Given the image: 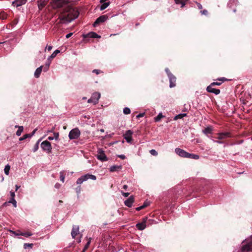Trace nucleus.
<instances>
[{"label": "nucleus", "mask_w": 252, "mask_h": 252, "mask_svg": "<svg viewBox=\"0 0 252 252\" xmlns=\"http://www.w3.org/2000/svg\"><path fill=\"white\" fill-rule=\"evenodd\" d=\"M69 0H52L50 2L54 9L62 8L60 17L62 21L69 22L78 16V10L76 7L69 4Z\"/></svg>", "instance_id": "nucleus-1"}, {"label": "nucleus", "mask_w": 252, "mask_h": 252, "mask_svg": "<svg viewBox=\"0 0 252 252\" xmlns=\"http://www.w3.org/2000/svg\"><path fill=\"white\" fill-rule=\"evenodd\" d=\"M88 179L95 180L96 179V177L94 175L87 174L85 175L82 176L79 178H78L76 181V183L77 184H81L84 181H87Z\"/></svg>", "instance_id": "nucleus-2"}, {"label": "nucleus", "mask_w": 252, "mask_h": 252, "mask_svg": "<svg viewBox=\"0 0 252 252\" xmlns=\"http://www.w3.org/2000/svg\"><path fill=\"white\" fill-rule=\"evenodd\" d=\"M80 135V131L78 128L72 129L69 133V138L70 139H77Z\"/></svg>", "instance_id": "nucleus-3"}, {"label": "nucleus", "mask_w": 252, "mask_h": 252, "mask_svg": "<svg viewBox=\"0 0 252 252\" xmlns=\"http://www.w3.org/2000/svg\"><path fill=\"white\" fill-rule=\"evenodd\" d=\"M41 147L43 151L50 153L52 152V146L51 143L46 140L42 142L41 144Z\"/></svg>", "instance_id": "nucleus-4"}, {"label": "nucleus", "mask_w": 252, "mask_h": 252, "mask_svg": "<svg viewBox=\"0 0 252 252\" xmlns=\"http://www.w3.org/2000/svg\"><path fill=\"white\" fill-rule=\"evenodd\" d=\"M217 137L216 138L218 140H224L227 138L232 137L233 135L231 132H219L217 133Z\"/></svg>", "instance_id": "nucleus-5"}, {"label": "nucleus", "mask_w": 252, "mask_h": 252, "mask_svg": "<svg viewBox=\"0 0 252 252\" xmlns=\"http://www.w3.org/2000/svg\"><path fill=\"white\" fill-rule=\"evenodd\" d=\"M96 157L97 159L101 161H106L108 160V158L104 153V151L101 149H98Z\"/></svg>", "instance_id": "nucleus-6"}, {"label": "nucleus", "mask_w": 252, "mask_h": 252, "mask_svg": "<svg viewBox=\"0 0 252 252\" xmlns=\"http://www.w3.org/2000/svg\"><path fill=\"white\" fill-rule=\"evenodd\" d=\"M100 97V94L97 92L94 93L91 97L88 100V103H93L94 104L97 103L99 98Z\"/></svg>", "instance_id": "nucleus-7"}, {"label": "nucleus", "mask_w": 252, "mask_h": 252, "mask_svg": "<svg viewBox=\"0 0 252 252\" xmlns=\"http://www.w3.org/2000/svg\"><path fill=\"white\" fill-rule=\"evenodd\" d=\"M241 251V252H249L252 251V242L243 245Z\"/></svg>", "instance_id": "nucleus-8"}, {"label": "nucleus", "mask_w": 252, "mask_h": 252, "mask_svg": "<svg viewBox=\"0 0 252 252\" xmlns=\"http://www.w3.org/2000/svg\"><path fill=\"white\" fill-rule=\"evenodd\" d=\"M107 18L108 16L106 15L99 16L98 18L96 19L95 21L94 22L93 24L94 26L96 27L100 23L105 22L107 19Z\"/></svg>", "instance_id": "nucleus-9"}, {"label": "nucleus", "mask_w": 252, "mask_h": 252, "mask_svg": "<svg viewBox=\"0 0 252 252\" xmlns=\"http://www.w3.org/2000/svg\"><path fill=\"white\" fill-rule=\"evenodd\" d=\"M133 132L130 130H128L126 131L124 134V138L126 140V142L129 143H131L133 140L132 138V134Z\"/></svg>", "instance_id": "nucleus-10"}, {"label": "nucleus", "mask_w": 252, "mask_h": 252, "mask_svg": "<svg viewBox=\"0 0 252 252\" xmlns=\"http://www.w3.org/2000/svg\"><path fill=\"white\" fill-rule=\"evenodd\" d=\"M175 152L177 155L182 158H188L189 153L183 149L177 148L175 149Z\"/></svg>", "instance_id": "nucleus-11"}, {"label": "nucleus", "mask_w": 252, "mask_h": 252, "mask_svg": "<svg viewBox=\"0 0 252 252\" xmlns=\"http://www.w3.org/2000/svg\"><path fill=\"white\" fill-rule=\"evenodd\" d=\"M48 0H38L37 5L39 10H42L47 4Z\"/></svg>", "instance_id": "nucleus-12"}, {"label": "nucleus", "mask_w": 252, "mask_h": 252, "mask_svg": "<svg viewBox=\"0 0 252 252\" xmlns=\"http://www.w3.org/2000/svg\"><path fill=\"white\" fill-rule=\"evenodd\" d=\"M206 90L208 92L214 93L215 94H219L220 92L219 89L214 88L213 86H211V85L207 87Z\"/></svg>", "instance_id": "nucleus-13"}, {"label": "nucleus", "mask_w": 252, "mask_h": 252, "mask_svg": "<svg viewBox=\"0 0 252 252\" xmlns=\"http://www.w3.org/2000/svg\"><path fill=\"white\" fill-rule=\"evenodd\" d=\"M79 227L78 225H73L71 231V236L75 238V236L79 234Z\"/></svg>", "instance_id": "nucleus-14"}, {"label": "nucleus", "mask_w": 252, "mask_h": 252, "mask_svg": "<svg viewBox=\"0 0 252 252\" xmlns=\"http://www.w3.org/2000/svg\"><path fill=\"white\" fill-rule=\"evenodd\" d=\"M146 219H143L142 222H139L136 224V227L138 230H143L146 227Z\"/></svg>", "instance_id": "nucleus-15"}, {"label": "nucleus", "mask_w": 252, "mask_h": 252, "mask_svg": "<svg viewBox=\"0 0 252 252\" xmlns=\"http://www.w3.org/2000/svg\"><path fill=\"white\" fill-rule=\"evenodd\" d=\"M100 36L98 35L96 33L94 32H90L88 34L84 35V38H100Z\"/></svg>", "instance_id": "nucleus-16"}, {"label": "nucleus", "mask_w": 252, "mask_h": 252, "mask_svg": "<svg viewBox=\"0 0 252 252\" xmlns=\"http://www.w3.org/2000/svg\"><path fill=\"white\" fill-rule=\"evenodd\" d=\"M170 82V87L173 88L176 86V77L173 74L168 77Z\"/></svg>", "instance_id": "nucleus-17"}, {"label": "nucleus", "mask_w": 252, "mask_h": 252, "mask_svg": "<svg viewBox=\"0 0 252 252\" xmlns=\"http://www.w3.org/2000/svg\"><path fill=\"white\" fill-rule=\"evenodd\" d=\"M27 1V0H15L12 2V5L14 6L18 7L25 4Z\"/></svg>", "instance_id": "nucleus-18"}, {"label": "nucleus", "mask_w": 252, "mask_h": 252, "mask_svg": "<svg viewBox=\"0 0 252 252\" xmlns=\"http://www.w3.org/2000/svg\"><path fill=\"white\" fill-rule=\"evenodd\" d=\"M134 202V197L133 196H130L125 201V204L128 207H130Z\"/></svg>", "instance_id": "nucleus-19"}, {"label": "nucleus", "mask_w": 252, "mask_h": 252, "mask_svg": "<svg viewBox=\"0 0 252 252\" xmlns=\"http://www.w3.org/2000/svg\"><path fill=\"white\" fill-rule=\"evenodd\" d=\"M43 68V65H41L40 66V67H38L35 72H34V76L35 78H37L38 77H39L40 76V75L42 72V69Z\"/></svg>", "instance_id": "nucleus-20"}, {"label": "nucleus", "mask_w": 252, "mask_h": 252, "mask_svg": "<svg viewBox=\"0 0 252 252\" xmlns=\"http://www.w3.org/2000/svg\"><path fill=\"white\" fill-rule=\"evenodd\" d=\"M122 168V166L121 165H115L112 166L110 168V171L112 172H115V171H118L120 170H121Z\"/></svg>", "instance_id": "nucleus-21"}, {"label": "nucleus", "mask_w": 252, "mask_h": 252, "mask_svg": "<svg viewBox=\"0 0 252 252\" xmlns=\"http://www.w3.org/2000/svg\"><path fill=\"white\" fill-rule=\"evenodd\" d=\"M15 128H18V129L16 131V134L18 136H20L21 133H22V132L23 131V129H24L23 126H15Z\"/></svg>", "instance_id": "nucleus-22"}, {"label": "nucleus", "mask_w": 252, "mask_h": 252, "mask_svg": "<svg viewBox=\"0 0 252 252\" xmlns=\"http://www.w3.org/2000/svg\"><path fill=\"white\" fill-rule=\"evenodd\" d=\"M212 130H213V129L212 128V127L211 126H208L207 127H206L203 130V132L205 134H210L212 132Z\"/></svg>", "instance_id": "nucleus-23"}, {"label": "nucleus", "mask_w": 252, "mask_h": 252, "mask_svg": "<svg viewBox=\"0 0 252 252\" xmlns=\"http://www.w3.org/2000/svg\"><path fill=\"white\" fill-rule=\"evenodd\" d=\"M188 158H193V159H199V157L197 155H195V154H192L189 153L188 154Z\"/></svg>", "instance_id": "nucleus-24"}, {"label": "nucleus", "mask_w": 252, "mask_h": 252, "mask_svg": "<svg viewBox=\"0 0 252 252\" xmlns=\"http://www.w3.org/2000/svg\"><path fill=\"white\" fill-rule=\"evenodd\" d=\"M22 236H24L26 237H29L32 235L30 231H27L26 232H21L20 234Z\"/></svg>", "instance_id": "nucleus-25"}, {"label": "nucleus", "mask_w": 252, "mask_h": 252, "mask_svg": "<svg viewBox=\"0 0 252 252\" xmlns=\"http://www.w3.org/2000/svg\"><path fill=\"white\" fill-rule=\"evenodd\" d=\"M50 62H48L46 63L45 66H43V70L44 71L46 72L47 71L49 68V66L50 65Z\"/></svg>", "instance_id": "nucleus-26"}, {"label": "nucleus", "mask_w": 252, "mask_h": 252, "mask_svg": "<svg viewBox=\"0 0 252 252\" xmlns=\"http://www.w3.org/2000/svg\"><path fill=\"white\" fill-rule=\"evenodd\" d=\"M164 116L162 114V113H159L158 115L155 118V122H159L161 118H163Z\"/></svg>", "instance_id": "nucleus-27"}, {"label": "nucleus", "mask_w": 252, "mask_h": 252, "mask_svg": "<svg viewBox=\"0 0 252 252\" xmlns=\"http://www.w3.org/2000/svg\"><path fill=\"white\" fill-rule=\"evenodd\" d=\"M109 2L103 3V4L101 5L100 9L101 10H104L109 5Z\"/></svg>", "instance_id": "nucleus-28"}, {"label": "nucleus", "mask_w": 252, "mask_h": 252, "mask_svg": "<svg viewBox=\"0 0 252 252\" xmlns=\"http://www.w3.org/2000/svg\"><path fill=\"white\" fill-rule=\"evenodd\" d=\"M7 14L4 12H0V19L4 20L7 18Z\"/></svg>", "instance_id": "nucleus-29"}, {"label": "nucleus", "mask_w": 252, "mask_h": 252, "mask_svg": "<svg viewBox=\"0 0 252 252\" xmlns=\"http://www.w3.org/2000/svg\"><path fill=\"white\" fill-rule=\"evenodd\" d=\"M10 169V166L7 164L5 166L4 171V173L6 175H8L9 174V170Z\"/></svg>", "instance_id": "nucleus-30"}, {"label": "nucleus", "mask_w": 252, "mask_h": 252, "mask_svg": "<svg viewBox=\"0 0 252 252\" xmlns=\"http://www.w3.org/2000/svg\"><path fill=\"white\" fill-rule=\"evenodd\" d=\"M175 1L177 4H181L182 5L181 7H184L186 4L185 2L183 0H175Z\"/></svg>", "instance_id": "nucleus-31"}, {"label": "nucleus", "mask_w": 252, "mask_h": 252, "mask_svg": "<svg viewBox=\"0 0 252 252\" xmlns=\"http://www.w3.org/2000/svg\"><path fill=\"white\" fill-rule=\"evenodd\" d=\"M91 238H90L88 240V242L87 243V244L85 245L83 250L82 251H83L84 252H85L88 248L90 244V243H91Z\"/></svg>", "instance_id": "nucleus-32"}, {"label": "nucleus", "mask_w": 252, "mask_h": 252, "mask_svg": "<svg viewBox=\"0 0 252 252\" xmlns=\"http://www.w3.org/2000/svg\"><path fill=\"white\" fill-rule=\"evenodd\" d=\"M39 140H38L36 143L34 145V147L33 148V152H35L38 149L39 147Z\"/></svg>", "instance_id": "nucleus-33"}, {"label": "nucleus", "mask_w": 252, "mask_h": 252, "mask_svg": "<svg viewBox=\"0 0 252 252\" xmlns=\"http://www.w3.org/2000/svg\"><path fill=\"white\" fill-rule=\"evenodd\" d=\"M30 135L28 134H26L24 135L22 137H20L19 139V141H23L27 138H30Z\"/></svg>", "instance_id": "nucleus-34"}, {"label": "nucleus", "mask_w": 252, "mask_h": 252, "mask_svg": "<svg viewBox=\"0 0 252 252\" xmlns=\"http://www.w3.org/2000/svg\"><path fill=\"white\" fill-rule=\"evenodd\" d=\"M9 203H12L15 207H16V201L14 198H11L9 201Z\"/></svg>", "instance_id": "nucleus-35"}, {"label": "nucleus", "mask_w": 252, "mask_h": 252, "mask_svg": "<svg viewBox=\"0 0 252 252\" xmlns=\"http://www.w3.org/2000/svg\"><path fill=\"white\" fill-rule=\"evenodd\" d=\"M123 112L125 114H129L131 111L129 108L126 107L124 109Z\"/></svg>", "instance_id": "nucleus-36"}, {"label": "nucleus", "mask_w": 252, "mask_h": 252, "mask_svg": "<svg viewBox=\"0 0 252 252\" xmlns=\"http://www.w3.org/2000/svg\"><path fill=\"white\" fill-rule=\"evenodd\" d=\"M32 246L33 244L25 243L24 245V247L25 249H27V248H32Z\"/></svg>", "instance_id": "nucleus-37"}, {"label": "nucleus", "mask_w": 252, "mask_h": 252, "mask_svg": "<svg viewBox=\"0 0 252 252\" xmlns=\"http://www.w3.org/2000/svg\"><path fill=\"white\" fill-rule=\"evenodd\" d=\"M150 153L152 155L154 156H157L158 155V152L154 149H152V150H150Z\"/></svg>", "instance_id": "nucleus-38"}, {"label": "nucleus", "mask_w": 252, "mask_h": 252, "mask_svg": "<svg viewBox=\"0 0 252 252\" xmlns=\"http://www.w3.org/2000/svg\"><path fill=\"white\" fill-rule=\"evenodd\" d=\"M60 52V51L59 50H55L53 54L51 55V57L55 58L58 53Z\"/></svg>", "instance_id": "nucleus-39"}, {"label": "nucleus", "mask_w": 252, "mask_h": 252, "mask_svg": "<svg viewBox=\"0 0 252 252\" xmlns=\"http://www.w3.org/2000/svg\"><path fill=\"white\" fill-rule=\"evenodd\" d=\"M10 232L11 233L13 234H14L15 235H16V236L21 235L20 234L21 232L19 230L17 231H12V230H10Z\"/></svg>", "instance_id": "nucleus-40"}, {"label": "nucleus", "mask_w": 252, "mask_h": 252, "mask_svg": "<svg viewBox=\"0 0 252 252\" xmlns=\"http://www.w3.org/2000/svg\"><path fill=\"white\" fill-rule=\"evenodd\" d=\"M64 178H65L64 175L63 174V172H61L60 173V179H61V181L62 182H64Z\"/></svg>", "instance_id": "nucleus-41"}, {"label": "nucleus", "mask_w": 252, "mask_h": 252, "mask_svg": "<svg viewBox=\"0 0 252 252\" xmlns=\"http://www.w3.org/2000/svg\"><path fill=\"white\" fill-rule=\"evenodd\" d=\"M165 71L166 73H167V75L168 77L170 76H171L172 75H173V74L171 73V72L170 71L169 69L168 68H166L165 69Z\"/></svg>", "instance_id": "nucleus-42"}, {"label": "nucleus", "mask_w": 252, "mask_h": 252, "mask_svg": "<svg viewBox=\"0 0 252 252\" xmlns=\"http://www.w3.org/2000/svg\"><path fill=\"white\" fill-rule=\"evenodd\" d=\"M221 84V82H214L212 83L210 85L214 87L216 85L219 86V85H220Z\"/></svg>", "instance_id": "nucleus-43"}, {"label": "nucleus", "mask_w": 252, "mask_h": 252, "mask_svg": "<svg viewBox=\"0 0 252 252\" xmlns=\"http://www.w3.org/2000/svg\"><path fill=\"white\" fill-rule=\"evenodd\" d=\"M200 13H201L202 15H207L208 14V12L207 10L204 9L203 10L201 11Z\"/></svg>", "instance_id": "nucleus-44"}, {"label": "nucleus", "mask_w": 252, "mask_h": 252, "mask_svg": "<svg viewBox=\"0 0 252 252\" xmlns=\"http://www.w3.org/2000/svg\"><path fill=\"white\" fill-rule=\"evenodd\" d=\"M54 138L56 140H58L59 137V133L58 132H54Z\"/></svg>", "instance_id": "nucleus-45"}, {"label": "nucleus", "mask_w": 252, "mask_h": 252, "mask_svg": "<svg viewBox=\"0 0 252 252\" xmlns=\"http://www.w3.org/2000/svg\"><path fill=\"white\" fill-rule=\"evenodd\" d=\"M150 203L149 202H145L144 203L143 205H142V207H143V208H145V207L148 206L149 205Z\"/></svg>", "instance_id": "nucleus-46"}, {"label": "nucleus", "mask_w": 252, "mask_h": 252, "mask_svg": "<svg viewBox=\"0 0 252 252\" xmlns=\"http://www.w3.org/2000/svg\"><path fill=\"white\" fill-rule=\"evenodd\" d=\"M182 115H181V114H179V115H178L176 116L175 117V118H174V120H178V119H182Z\"/></svg>", "instance_id": "nucleus-47"}, {"label": "nucleus", "mask_w": 252, "mask_h": 252, "mask_svg": "<svg viewBox=\"0 0 252 252\" xmlns=\"http://www.w3.org/2000/svg\"><path fill=\"white\" fill-rule=\"evenodd\" d=\"M101 71L100 70L98 69H94L93 71V72L96 73V74H99L100 73Z\"/></svg>", "instance_id": "nucleus-48"}, {"label": "nucleus", "mask_w": 252, "mask_h": 252, "mask_svg": "<svg viewBox=\"0 0 252 252\" xmlns=\"http://www.w3.org/2000/svg\"><path fill=\"white\" fill-rule=\"evenodd\" d=\"M214 141L218 144H223L225 142L224 140H216V141Z\"/></svg>", "instance_id": "nucleus-49"}, {"label": "nucleus", "mask_w": 252, "mask_h": 252, "mask_svg": "<svg viewBox=\"0 0 252 252\" xmlns=\"http://www.w3.org/2000/svg\"><path fill=\"white\" fill-rule=\"evenodd\" d=\"M196 3L197 6L198 8V9H202V8H203L202 5L200 3L196 2Z\"/></svg>", "instance_id": "nucleus-50"}, {"label": "nucleus", "mask_w": 252, "mask_h": 252, "mask_svg": "<svg viewBox=\"0 0 252 252\" xmlns=\"http://www.w3.org/2000/svg\"><path fill=\"white\" fill-rule=\"evenodd\" d=\"M144 115V113H140L138 115L136 116V118L139 119L141 117H143Z\"/></svg>", "instance_id": "nucleus-51"}, {"label": "nucleus", "mask_w": 252, "mask_h": 252, "mask_svg": "<svg viewBox=\"0 0 252 252\" xmlns=\"http://www.w3.org/2000/svg\"><path fill=\"white\" fill-rule=\"evenodd\" d=\"M36 130H37V129H35L32 131V132L31 133L29 134L30 135V137H31L32 136H33L34 134V133H35Z\"/></svg>", "instance_id": "nucleus-52"}, {"label": "nucleus", "mask_w": 252, "mask_h": 252, "mask_svg": "<svg viewBox=\"0 0 252 252\" xmlns=\"http://www.w3.org/2000/svg\"><path fill=\"white\" fill-rule=\"evenodd\" d=\"M217 80H219V81H221L222 82H224V81L227 80V79L225 78H224V77L218 78Z\"/></svg>", "instance_id": "nucleus-53"}, {"label": "nucleus", "mask_w": 252, "mask_h": 252, "mask_svg": "<svg viewBox=\"0 0 252 252\" xmlns=\"http://www.w3.org/2000/svg\"><path fill=\"white\" fill-rule=\"evenodd\" d=\"M61 185L60 184L57 183H56L55 185V187L56 188V189H59L60 187H61Z\"/></svg>", "instance_id": "nucleus-54"}, {"label": "nucleus", "mask_w": 252, "mask_h": 252, "mask_svg": "<svg viewBox=\"0 0 252 252\" xmlns=\"http://www.w3.org/2000/svg\"><path fill=\"white\" fill-rule=\"evenodd\" d=\"M118 157L122 159H124L126 158V156L123 155H118Z\"/></svg>", "instance_id": "nucleus-55"}, {"label": "nucleus", "mask_w": 252, "mask_h": 252, "mask_svg": "<svg viewBox=\"0 0 252 252\" xmlns=\"http://www.w3.org/2000/svg\"><path fill=\"white\" fill-rule=\"evenodd\" d=\"M76 192L77 193H79L81 191V187L80 186L78 187L76 189Z\"/></svg>", "instance_id": "nucleus-56"}, {"label": "nucleus", "mask_w": 252, "mask_h": 252, "mask_svg": "<svg viewBox=\"0 0 252 252\" xmlns=\"http://www.w3.org/2000/svg\"><path fill=\"white\" fill-rule=\"evenodd\" d=\"M10 196L11 197V198H14V197H15L14 192L10 191Z\"/></svg>", "instance_id": "nucleus-57"}, {"label": "nucleus", "mask_w": 252, "mask_h": 252, "mask_svg": "<svg viewBox=\"0 0 252 252\" xmlns=\"http://www.w3.org/2000/svg\"><path fill=\"white\" fill-rule=\"evenodd\" d=\"M122 193L125 197H127L129 195V193H128V192H122Z\"/></svg>", "instance_id": "nucleus-58"}, {"label": "nucleus", "mask_w": 252, "mask_h": 252, "mask_svg": "<svg viewBox=\"0 0 252 252\" xmlns=\"http://www.w3.org/2000/svg\"><path fill=\"white\" fill-rule=\"evenodd\" d=\"M55 127H52L50 130H48V132H54Z\"/></svg>", "instance_id": "nucleus-59"}, {"label": "nucleus", "mask_w": 252, "mask_h": 252, "mask_svg": "<svg viewBox=\"0 0 252 252\" xmlns=\"http://www.w3.org/2000/svg\"><path fill=\"white\" fill-rule=\"evenodd\" d=\"M143 207H142V206H140V207H137L136 208V210L137 211H139L142 209H143Z\"/></svg>", "instance_id": "nucleus-60"}, {"label": "nucleus", "mask_w": 252, "mask_h": 252, "mask_svg": "<svg viewBox=\"0 0 252 252\" xmlns=\"http://www.w3.org/2000/svg\"><path fill=\"white\" fill-rule=\"evenodd\" d=\"M54 58V57H51V55L48 58V62H51V60H53Z\"/></svg>", "instance_id": "nucleus-61"}, {"label": "nucleus", "mask_w": 252, "mask_h": 252, "mask_svg": "<svg viewBox=\"0 0 252 252\" xmlns=\"http://www.w3.org/2000/svg\"><path fill=\"white\" fill-rule=\"evenodd\" d=\"M72 35V33H69L66 35V38H68Z\"/></svg>", "instance_id": "nucleus-62"}, {"label": "nucleus", "mask_w": 252, "mask_h": 252, "mask_svg": "<svg viewBox=\"0 0 252 252\" xmlns=\"http://www.w3.org/2000/svg\"><path fill=\"white\" fill-rule=\"evenodd\" d=\"M46 49H47L48 51H50V50H51V49H52V46H47V47H46Z\"/></svg>", "instance_id": "nucleus-63"}, {"label": "nucleus", "mask_w": 252, "mask_h": 252, "mask_svg": "<svg viewBox=\"0 0 252 252\" xmlns=\"http://www.w3.org/2000/svg\"><path fill=\"white\" fill-rule=\"evenodd\" d=\"M123 189L126 190L127 189V185H124L123 187Z\"/></svg>", "instance_id": "nucleus-64"}]
</instances>
